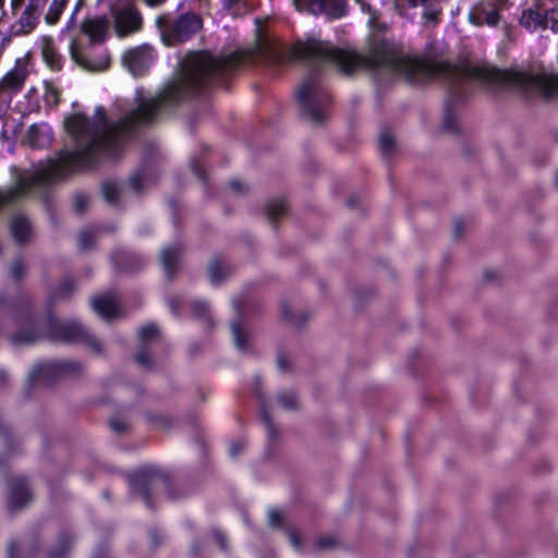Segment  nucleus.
Masks as SVG:
<instances>
[{
	"mask_svg": "<svg viewBox=\"0 0 558 558\" xmlns=\"http://www.w3.org/2000/svg\"><path fill=\"white\" fill-rule=\"evenodd\" d=\"M43 336L53 341L82 342L87 344L97 354L102 352L100 342L81 325L61 322L52 315H49L47 318L45 332L41 333L35 327L21 328L12 336L11 341L13 344H32Z\"/></svg>",
	"mask_w": 558,
	"mask_h": 558,
	"instance_id": "obj_1",
	"label": "nucleus"
},
{
	"mask_svg": "<svg viewBox=\"0 0 558 558\" xmlns=\"http://www.w3.org/2000/svg\"><path fill=\"white\" fill-rule=\"evenodd\" d=\"M301 114L312 124H322L328 112L330 96L316 74L307 75L296 90Z\"/></svg>",
	"mask_w": 558,
	"mask_h": 558,
	"instance_id": "obj_2",
	"label": "nucleus"
},
{
	"mask_svg": "<svg viewBox=\"0 0 558 558\" xmlns=\"http://www.w3.org/2000/svg\"><path fill=\"white\" fill-rule=\"evenodd\" d=\"M202 26V17L194 12H185L175 17L169 13H162L156 19V27L166 46H177L187 41Z\"/></svg>",
	"mask_w": 558,
	"mask_h": 558,
	"instance_id": "obj_3",
	"label": "nucleus"
},
{
	"mask_svg": "<svg viewBox=\"0 0 558 558\" xmlns=\"http://www.w3.org/2000/svg\"><path fill=\"white\" fill-rule=\"evenodd\" d=\"M533 7L522 11L520 25L529 31L558 32V0H533Z\"/></svg>",
	"mask_w": 558,
	"mask_h": 558,
	"instance_id": "obj_4",
	"label": "nucleus"
},
{
	"mask_svg": "<svg viewBox=\"0 0 558 558\" xmlns=\"http://www.w3.org/2000/svg\"><path fill=\"white\" fill-rule=\"evenodd\" d=\"M129 483L133 492H137L148 507H151L150 493L153 489L163 487L170 498L175 495L171 492V478L168 474L155 468L141 469L129 476Z\"/></svg>",
	"mask_w": 558,
	"mask_h": 558,
	"instance_id": "obj_5",
	"label": "nucleus"
},
{
	"mask_svg": "<svg viewBox=\"0 0 558 558\" xmlns=\"http://www.w3.org/2000/svg\"><path fill=\"white\" fill-rule=\"evenodd\" d=\"M110 13L117 36L125 37L142 29L143 17L134 4H113Z\"/></svg>",
	"mask_w": 558,
	"mask_h": 558,
	"instance_id": "obj_6",
	"label": "nucleus"
},
{
	"mask_svg": "<svg viewBox=\"0 0 558 558\" xmlns=\"http://www.w3.org/2000/svg\"><path fill=\"white\" fill-rule=\"evenodd\" d=\"M82 365L71 361H50L37 364L28 376V385H50L56 379L74 372H80Z\"/></svg>",
	"mask_w": 558,
	"mask_h": 558,
	"instance_id": "obj_7",
	"label": "nucleus"
},
{
	"mask_svg": "<svg viewBox=\"0 0 558 558\" xmlns=\"http://www.w3.org/2000/svg\"><path fill=\"white\" fill-rule=\"evenodd\" d=\"M94 48L95 46H90L89 43L81 45L77 40H73L70 52L74 62L87 71L106 70L110 63L109 54L106 51L96 54Z\"/></svg>",
	"mask_w": 558,
	"mask_h": 558,
	"instance_id": "obj_8",
	"label": "nucleus"
},
{
	"mask_svg": "<svg viewBox=\"0 0 558 558\" xmlns=\"http://www.w3.org/2000/svg\"><path fill=\"white\" fill-rule=\"evenodd\" d=\"M293 4L301 12L323 14L329 20L340 19L347 14L345 0H293Z\"/></svg>",
	"mask_w": 558,
	"mask_h": 558,
	"instance_id": "obj_9",
	"label": "nucleus"
},
{
	"mask_svg": "<svg viewBox=\"0 0 558 558\" xmlns=\"http://www.w3.org/2000/svg\"><path fill=\"white\" fill-rule=\"evenodd\" d=\"M123 64L135 76H142L150 66L153 56L148 45L128 50L123 56Z\"/></svg>",
	"mask_w": 558,
	"mask_h": 558,
	"instance_id": "obj_10",
	"label": "nucleus"
},
{
	"mask_svg": "<svg viewBox=\"0 0 558 558\" xmlns=\"http://www.w3.org/2000/svg\"><path fill=\"white\" fill-rule=\"evenodd\" d=\"M500 0H485L475 5L470 12V21L475 25L487 24L497 26L500 22V15L497 4Z\"/></svg>",
	"mask_w": 558,
	"mask_h": 558,
	"instance_id": "obj_11",
	"label": "nucleus"
},
{
	"mask_svg": "<svg viewBox=\"0 0 558 558\" xmlns=\"http://www.w3.org/2000/svg\"><path fill=\"white\" fill-rule=\"evenodd\" d=\"M82 31L88 36L90 46L105 41L110 27V20L106 16L86 19L82 23Z\"/></svg>",
	"mask_w": 558,
	"mask_h": 558,
	"instance_id": "obj_12",
	"label": "nucleus"
},
{
	"mask_svg": "<svg viewBox=\"0 0 558 558\" xmlns=\"http://www.w3.org/2000/svg\"><path fill=\"white\" fill-rule=\"evenodd\" d=\"M32 500V494L23 478H14L9 483L8 508L10 511L21 510Z\"/></svg>",
	"mask_w": 558,
	"mask_h": 558,
	"instance_id": "obj_13",
	"label": "nucleus"
},
{
	"mask_svg": "<svg viewBox=\"0 0 558 558\" xmlns=\"http://www.w3.org/2000/svg\"><path fill=\"white\" fill-rule=\"evenodd\" d=\"M9 231L17 245L28 244L34 235L29 219L23 214H14L9 221Z\"/></svg>",
	"mask_w": 558,
	"mask_h": 558,
	"instance_id": "obj_14",
	"label": "nucleus"
},
{
	"mask_svg": "<svg viewBox=\"0 0 558 558\" xmlns=\"http://www.w3.org/2000/svg\"><path fill=\"white\" fill-rule=\"evenodd\" d=\"M45 5V0H32L27 2L24 12L20 16L16 25L19 29L16 33L28 34L37 25L41 8Z\"/></svg>",
	"mask_w": 558,
	"mask_h": 558,
	"instance_id": "obj_15",
	"label": "nucleus"
},
{
	"mask_svg": "<svg viewBox=\"0 0 558 558\" xmlns=\"http://www.w3.org/2000/svg\"><path fill=\"white\" fill-rule=\"evenodd\" d=\"M26 76V66L19 60L14 69L7 73L0 81V95L3 93H16L21 90Z\"/></svg>",
	"mask_w": 558,
	"mask_h": 558,
	"instance_id": "obj_16",
	"label": "nucleus"
},
{
	"mask_svg": "<svg viewBox=\"0 0 558 558\" xmlns=\"http://www.w3.org/2000/svg\"><path fill=\"white\" fill-rule=\"evenodd\" d=\"M183 254L181 244H173L165 247L160 253L162 268L170 281L173 280Z\"/></svg>",
	"mask_w": 558,
	"mask_h": 558,
	"instance_id": "obj_17",
	"label": "nucleus"
},
{
	"mask_svg": "<svg viewBox=\"0 0 558 558\" xmlns=\"http://www.w3.org/2000/svg\"><path fill=\"white\" fill-rule=\"evenodd\" d=\"M233 305L239 314V317L231 323V332L233 341L239 350H245L250 345V336L245 327L243 326L241 312L244 307V300L235 299Z\"/></svg>",
	"mask_w": 558,
	"mask_h": 558,
	"instance_id": "obj_18",
	"label": "nucleus"
},
{
	"mask_svg": "<svg viewBox=\"0 0 558 558\" xmlns=\"http://www.w3.org/2000/svg\"><path fill=\"white\" fill-rule=\"evenodd\" d=\"M260 378H256V393L260 403V420L267 430L268 440L275 442L280 437V430L268 412L265 396L259 391Z\"/></svg>",
	"mask_w": 558,
	"mask_h": 558,
	"instance_id": "obj_19",
	"label": "nucleus"
},
{
	"mask_svg": "<svg viewBox=\"0 0 558 558\" xmlns=\"http://www.w3.org/2000/svg\"><path fill=\"white\" fill-rule=\"evenodd\" d=\"M232 266L221 256H215L208 264V277L213 284L222 283L232 272Z\"/></svg>",
	"mask_w": 558,
	"mask_h": 558,
	"instance_id": "obj_20",
	"label": "nucleus"
},
{
	"mask_svg": "<svg viewBox=\"0 0 558 558\" xmlns=\"http://www.w3.org/2000/svg\"><path fill=\"white\" fill-rule=\"evenodd\" d=\"M12 542V539L10 541ZM14 542V539H13ZM16 544V550H15V557L16 558H36L39 553L41 551V542H40V534L38 529L34 527L31 529L26 536L25 541L23 542V554L22 557L19 556V548L20 545L15 541Z\"/></svg>",
	"mask_w": 558,
	"mask_h": 558,
	"instance_id": "obj_21",
	"label": "nucleus"
},
{
	"mask_svg": "<svg viewBox=\"0 0 558 558\" xmlns=\"http://www.w3.org/2000/svg\"><path fill=\"white\" fill-rule=\"evenodd\" d=\"M24 142L33 149H40L49 145L50 136L44 125L35 123L27 129Z\"/></svg>",
	"mask_w": 558,
	"mask_h": 558,
	"instance_id": "obj_22",
	"label": "nucleus"
},
{
	"mask_svg": "<svg viewBox=\"0 0 558 558\" xmlns=\"http://www.w3.org/2000/svg\"><path fill=\"white\" fill-rule=\"evenodd\" d=\"M23 130V122L13 116H5L2 118V130L0 138L2 141H14Z\"/></svg>",
	"mask_w": 558,
	"mask_h": 558,
	"instance_id": "obj_23",
	"label": "nucleus"
},
{
	"mask_svg": "<svg viewBox=\"0 0 558 558\" xmlns=\"http://www.w3.org/2000/svg\"><path fill=\"white\" fill-rule=\"evenodd\" d=\"M72 545L73 537L66 532L60 533L56 545L48 550L47 558H63L70 553Z\"/></svg>",
	"mask_w": 558,
	"mask_h": 558,
	"instance_id": "obj_24",
	"label": "nucleus"
},
{
	"mask_svg": "<svg viewBox=\"0 0 558 558\" xmlns=\"http://www.w3.org/2000/svg\"><path fill=\"white\" fill-rule=\"evenodd\" d=\"M280 311L282 318L294 328H302L310 318V315L306 312L293 313L291 306L287 302L281 303Z\"/></svg>",
	"mask_w": 558,
	"mask_h": 558,
	"instance_id": "obj_25",
	"label": "nucleus"
},
{
	"mask_svg": "<svg viewBox=\"0 0 558 558\" xmlns=\"http://www.w3.org/2000/svg\"><path fill=\"white\" fill-rule=\"evenodd\" d=\"M286 214L287 205L282 199H271L265 206V215L274 228Z\"/></svg>",
	"mask_w": 558,
	"mask_h": 558,
	"instance_id": "obj_26",
	"label": "nucleus"
},
{
	"mask_svg": "<svg viewBox=\"0 0 558 558\" xmlns=\"http://www.w3.org/2000/svg\"><path fill=\"white\" fill-rule=\"evenodd\" d=\"M94 310L104 318H112L117 314V305L110 295H102L94 299Z\"/></svg>",
	"mask_w": 558,
	"mask_h": 558,
	"instance_id": "obj_27",
	"label": "nucleus"
},
{
	"mask_svg": "<svg viewBox=\"0 0 558 558\" xmlns=\"http://www.w3.org/2000/svg\"><path fill=\"white\" fill-rule=\"evenodd\" d=\"M277 401L287 411H298L300 409L299 397L294 390L280 391L277 396Z\"/></svg>",
	"mask_w": 558,
	"mask_h": 558,
	"instance_id": "obj_28",
	"label": "nucleus"
},
{
	"mask_svg": "<svg viewBox=\"0 0 558 558\" xmlns=\"http://www.w3.org/2000/svg\"><path fill=\"white\" fill-rule=\"evenodd\" d=\"M74 281L70 278H65L62 280V282L59 284V287L50 294L48 302L49 304H53L58 302L59 300L66 299L71 295V293L74 291Z\"/></svg>",
	"mask_w": 558,
	"mask_h": 558,
	"instance_id": "obj_29",
	"label": "nucleus"
},
{
	"mask_svg": "<svg viewBox=\"0 0 558 558\" xmlns=\"http://www.w3.org/2000/svg\"><path fill=\"white\" fill-rule=\"evenodd\" d=\"M144 415L155 428L167 430L173 425V418L167 414L146 411Z\"/></svg>",
	"mask_w": 558,
	"mask_h": 558,
	"instance_id": "obj_30",
	"label": "nucleus"
},
{
	"mask_svg": "<svg viewBox=\"0 0 558 558\" xmlns=\"http://www.w3.org/2000/svg\"><path fill=\"white\" fill-rule=\"evenodd\" d=\"M379 146L383 155L388 158L396 147V140L388 129H383L379 135Z\"/></svg>",
	"mask_w": 558,
	"mask_h": 558,
	"instance_id": "obj_31",
	"label": "nucleus"
},
{
	"mask_svg": "<svg viewBox=\"0 0 558 558\" xmlns=\"http://www.w3.org/2000/svg\"><path fill=\"white\" fill-rule=\"evenodd\" d=\"M101 192H102L105 199L108 203L113 204L119 199L120 194H121V189L114 182L108 181V182L102 183Z\"/></svg>",
	"mask_w": 558,
	"mask_h": 558,
	"instance_id": "obj_32",
	"label": "nucleus"
},
{
	"mask_svg": "<svg viewBox=\"0 0 558 558\" xmlns=\"http://www.w3.org/2000/svg\"><path fill=\"white\" fill-rule=\"evenodd\" d=\"M65 0H53L47 14L46 22L48 24H56L59 21V17L65 7Z\"/></svg>",
	"mask_w": 558,
	"mask_h": 558,
	"instance_id": "obj_33",
	"label": "nucleus"
},
{
	"mask_svg": "<svg viewBox=\"0 0 558 558\" xmlns=\"http://www.w3.org/2000/svg\"><path fill=\"white\" fill-rule=\"evenodd\" d=\"M43 56L47 64L53 70L61 69V58L59 53L49 45H46L43 49Z\"/></svg>",
	"mask_w": 558,
	"mask_h": 558,
	"instance_id": "obj_34",
	"label": "nucleus"
},
{
	"mask_svg": "<svg viewBox=\"0 0 558 558\" xmlns=\"http://www.w3.org/2000/svg\"><path fill=\"white\" fill-rule=\"evenodd\" d=\"M159 337V330L155 325L145 326L140 330L141 345L147 347L148 343L154 342Z\"/></svg>",
	"mask_w": 558,
	"mask_h": 558,
	"instance_id": "obj_35",
	"label": "nucleus"
},
{
	"mask_svg": "<svg viewBox=\"0 0 558 558\" xmlns=\"http://www.w3.org/2000/svg\"><path fill=\"white\" fill-rule=\"evenodd\" d=\"M135 362L145 369H154V361L149 356L147 347L140 345L138 351L134 356Z\"/></svg>",
	"mask_w": 558,
	"mask_h": 558,
	"instance_id": "obj_36",
	"label": "nucleus"
},
{
	"mask_svg": "<svg viewBox=\"0 0 558 558\" xmlns=\"http://www.w3.org/2000/svg\"><path fill=\"white\" fill-rule=\"evenodd\" d=\"M435 1L436 0H395V7L400 13H403L407 7L416 8L422 5L428 9L430 3Z\"/></svg>",
	"mask_w": 558,
	"mask_h": 558,
	"instance_id": "obj_37",
	"label": "nucleus"
},
{
	"mask_svg": "<svg viewBox=\"0 0 558 558\" xmlns=\"http://www.w3.org/2000/svg\"><path fill=\"white\" fill-rule=\"evenodd\" d=\"M10 274L14 280H22L26 274L25 263L21 258L14 259L10 267Z\"/></svg>",
	"mask_w": 558,
	"mask_h": 558,
	"instance_id": "obj_38",
	"label": "nucleus"
},
{
	"mask_svg": "<svg viewBox=\"0 0 558 558\" xmlns=\"http://www.w3.org/2000/svg\"><path fill=\"white\" fill-rule=\"evenodd\" d=\"M78 244L82 250H90L95 244V235L89 230H83L78 234Z\"/></svg>",
	"mask_w": 558,
	"mask_h": 558,
	"instance_id": "obj_39",
	"label": "nucleus"
},
{
	"mask_svg": "<svg viewBox=\"0 0 558 558\" xmlns=\"http://www.w3.org/2000/svg\"><path fill=\"white\" fill-rule=\"evenodd\" d=\"M337 545V539L333 536L325 535L316 539L314 546L317 550H327Z\"/></svg>",
	"mask_w": 558,
	"mask_h": 558,
	"instance_id": "obj_40",
	"label": "nucleus"
},
{
	"mask_svg": "<svg viewBox=\"0 0 558 558\" xmlns=\"http://www.w3.org/2000/svg\"><path fill=\"white\" fill-rule=\"evenodd\" d=\"M109 425L110 428L118 435H123L130 432V425L118 417L110 418Z\"/></svg>",
	"mask_w": 558,
	"mask_h": 558,
	"instance_id": "obj_41",
	"label": "nucleus"
},
{
	"mask_svg": "<svg viewBox=\"0 0 558 558\" xmlns=\"http://www.w3.org/2000/svg\"><path fill=\"white\" fill-rule=\"evenodd\" d=\"M129 186L132 189L135 193H141L144 189V175L140 172L133 173L129 178Z\"/></svg>",
	"mask_w": 558,
	"mask_h": 558,
	"instance_id": "obj_42",
	"label": "nucleus"
},
{
	"mask_svg": "<svg viewBox=\"0 0 558 558\" xmlns=\"http://www.w3.org/2000/svg\"><path fill=\"white\" fill-rule=\"evenodd\" d=\"M46 100L48 102H52L57 106L60 101V93L59 89L53 86L51 83H46Z\"/></svg>",
	"mask_w": 558,
	"mask_h": 558,
	"instance_id": "obj_43",
	"label": "nucleus"
},
{
	"mask_svg": "<svg viewBox=\"0 0 558 558\" xmlns=\"http://www.w3.org/2000/svg\"><path fill=\"white\" fill-rule=\"evenodd\" d=\"M192 312L196 317H204L206 318L208 316L209 310L208 305L201 301H195L192 303Z\"/></svg>",
	"mask_w": 558,
	"mask_h": 558,
	"instance_id": "obj_44",
	"label": "nucleus"
},
{
	"mask_svg": "<svg viewBox=\"0 0 558 558\" xmlns=\"http://www.w3.org/2000/svg\"><path fill=\"white\" fill-rule=\"evenodd\" d=\"M433 3H430L429 8H425V12L423 13V17L427 21V22H430L432 24H436L438 22V16H439V13H440V10L439 9H435L433 7Z\"/></svg>",
	"mask_w": 558,
	"mask_h": 558,
	"instance_id": "obj_45",
	"label": "nucleus"
},
{
	"mask_svg": "<svg viewBox=\"0 0 558 558\" xmlns=\"http://www.w3.org/2000/svg\"><path fill=\"white\" fill-rule=\"evenodd\" d=\"M229 186L238 195H245L248 192V186L240 180L230 181Z\"/></svg>",
	"mask_w": 558,
	"mask_h": 558,
	"instance_id": "obj_46",
	"label": "nucleus"
},
{
	"mask_svg": "<svg viewBox=\"0 0 558 558\" xmlns=\"http://www.w3.org/2000/svg\"><path fill=\"white\" fill-rule=\"evenodd\" d=\"M88 198L85 195L78 194L74 198V209L76 213L82 214L86 209Z\"/></svg>",
	"mask_w": 558,
	"mask_h": 558,
	"instance_id": "obj_47",
	"label": "nucleus"
},
{
	"mask_svg": "<svg viewBox=\"0 0 558 558\" xmlns=\"http://www.w3.org/2000/svg\"><path fill=\"white\" fill-rule=\"evenodd\" d=\"M269 525L272 527H280L282 522V515L279 511L271 509L268 512Z\"/></svg>",
	"mask_w": 558,
	"mask_h": 558,
	"instance_id": "obj_48",
	"label": "nucleus"
},
{
	"mask_svg": "<svg viewBox=\"0 0 558 558\" xmlns=\"http://www.w3.org/2000/svg\"><path fill=\"white\" fill-rule=\"evenodd\" d=\"M182 304V298L180 295H170L168 298V305L173 314H179Z\"/></svg>",
	"mask_w": 558,
	"mask_h": 558,
	"instance_id": "obj_49",
	"label": "nucleus"
},
{
	"mask_svg": "<svg viewBox=\"0 0 558 558\" xmlns=\"http://www.w3.org/2000/svg\"><path fill=\"white\" fill-rule=\"evenodd\" d=\"M287 534L290 538V542L292 544V546L295 548V549H300L301 548V543H302V539H301V536L299 534V532L294 529H288L287 530Z\"/></svg>",
	"mask_w": 558,
	"mask_h": 558,
	"instance_id": "obj_50",
	"label": "nucleus"
},
{
	"mask_svg": "<svg viewBox=\"0 0 558 558\" xmlns=\"http://www.w3.org/2000/svg\"><path fill=\"white\" fill-rule=\"evenodd\" d=\"M277 365L280 371L282 372H289L290 371V363L288 360V356L283 353H279L277 356Z\"/></svg>",
	"mask_w": 558,
	"mask_h": 558,
	"instance_id": "obj_51",
	"label": "nucleus"
},
{
	"mask_svg": "<svg viewBox=\"0 0 558 558\" xmlns=\"http://www.w3.org/2000/svg\"><path fill=\"white\" fill-rule=\"evenodd\" d=\"M464 222L461 220V219H458L454 221V225H453V238L456 240H459L462 238L463 235V232H464Z\"/></svg>",
	"mask_w": 558,
	"mask_h": 558,
	"instance_id": "obj_52",
	"label": "nucleus"
},
{
	"mask_svg": "<svg viewBox=\"0 0 558 558\" xmlns=\"http://www.w3.org/2000/svg\"><path fill=\"white\" fill-rule=\"evenodd\" d=\"M243 448H244L243 442L238 441V442L232 444L231 448H230L231 456L236 457L239 453L242 452Z\"/></svg>",
	"mask_w": 558,
	"mask_h": 558,
	"instance_id": "obj_53",
	"label": "nucleus"
},
{
	"mask_svg": "<svg viewBox=\"0 0 558 558\" xmlns=\"http://www.w3.org/2000/svg\"><path fill=\"white\" fill-rule=\"evenodd\" d=\"M16 544L15 542H9L7 545V558H16L15 557V550H16Z\"/></svg>",
	"mask_w": 558,
	"mask_h": 558,
	"instance_id": "obj_54",
	"label": "nucleus"
},
{
	"mask_svg": "<svg viewBox=\"0 0 558 558\" xmlns=\"http://www.w3.org/2000/svg\"><path fill=\"white\" fill-rule=\"evenodd\" d=\"M215 538H216L219 547L222 550H226L227 549V539H226V537L220 532H216L215 533Z\"/></svg>",
	"mask_w": 558,
	"mask_h": 558,
	"instance_id": "obj_55",
	"label": "nucleus"
},
{
	"mask_svg": "<svg viewBox=\"0 0 558 558\" xmlns=\"http://www.w3.org/2000/svg\"><path fill=\"white\" fill-rule=\"evenodd\" d=\"M192 169H193V172L196 174V177L199 180L206 181L205 172H204V170L199 166H197L196 163H193L192 165Z\"/></svg>",
	"mask_w": 558,
	"mask_h": 558,
	"instance_id": "obj_56",
	"label": "nucleus"
},
{
	"mask_svg": "<svg viewBox=\"0 0 558 558\" xmlns=\"http://www.w3.org/2000/svg\"><path fill=\"white\" fill-rule=\"evenodd\" d=\"M143 1L149 8H158L167 2V0H143Z\"/></svg>",
	"mask_w": 558,
	"mask_h": 558,
	"instance_id": "obj_57",
	"label": "nucleus"
},
{
	"mask_svg": "<svg viewBox=\"0 0 558 558\" xmlns=\"http://www.w3.org/2000/svg\"><path fill=\"white\" fill-rule=\"evenodd\" d=\"M125 258H130V260L132 262V265L130 267H126L128 269L135 270L141 267L140 258H137L135 256H125Z\"/></svg>",
	"mask_w": 558,
	"mask_h": 558,
	"instance_id": "obj_58",
	"label": "nucleus"
},
{
	"mask_svg": "<svg viewBox=\"0 0 558 558\" xmlns=\"http://www.w3.org/2000/svg\"><path fill=\"white\" fill-rule=\"evenodd\" d=\"M9 381V376L4 371L0 369V388L7 387Z\"/></svg>",
	"mask_w": 558,
	"mask_h": 558,
	"instance_id": "obj_59",
	"label": "nucleus"
},
{
	"mask_svg": "<svg viewBox=\"0 0 558 558\" xmlns=\"http://www.w3.org/2000/svg\"><path fill=\"white\" fill-rule=\"evenodd\" d=\"M359 203V197L355 196V195H352L350 196L348 199H347V205L351 208H354Z\"/></svg>",
	"mask_w": 558,
	"mask_h": 558,
	"instance_id": "obj_60",
	"label": "nucleus"
},
{
	"mask_svg": "<svg viewBox=\"0 0 558 558\" xmlns=\"http://www.w3.org/2000/svg\"><path fill=\"white\" fill-rule=\"evenodd\" d=\"M150 536H151V538H153V541H154L155 545H158V541H157V535H156V533H155V532H151V533H150Z\"/></svg>",
	"mask_w": 558,
	"mask_h": 558,
	"instance_id": "obj_61",
	"label": "nucleus"
},
{
	"mask_svg": "<svg viewBox=\"0 0 558 558\" xmlns=\"http://www.w3.org/2000/svg\"><path fill=\"white\" fill-rule=\"evenodd\" d=\"M95 558H109L107 554L100 553Z\"/></svg>",
	"mask_w": 558,
	"mask_h": 558,
	"instance_id": "obj_62",
	"label": "nucleus"
},
{
	"mask_svg": "<svg viewBox=\"0 0 558 558\" xmlns=\"http://www.w3.org/2000/svg\"><path fill=\"white\" fill-rule=\"evenodd\" d=\"M490 277H493V274L490 271H486L485 279H489Z\"/></svg>",
	"mask_w": 558,
	"mask_h": 558,
	"instance_id": "obj_63",
	"label": "nucleus"
},
{
	"mask_svg": "<svg viewBox=\"0 0 558 558\" xmlns=\"http://www.w3.org/2000/svg\"><path fill=\"white\" fill-rule=\"evenodd\" d=\"M556 184L558 186V172L556 173Z\"/></svg>",
	"mask_w": 558,
	"mask_h": 558,
	"instance_id": "obj_64",
	"label": "nucleus"
}]
</instances>
